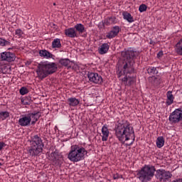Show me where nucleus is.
<instances>
[{"instance_id":"1","label":"nucleus","mask_w":182,"mask_h":182,"mask_svg":"<svg viewBox=\"0 0 182 182\" xmlns=\"http://www.w3.org/2000/svg\"><path fill=\"white\" fill-rule=\"evenodd\" d=\"M136 53L132 50H124L121 52V56L124 59L122 72L119 71L117 74L118 77L122 79L125 86H132L136 80V75H134V60L133 58Z\"/></svg>"},{"instance_id":"2","label":"nucleus","mask_w":182,"mask_h":182,"mask_svg":"<svg viewBox=\"0 0 182 182\" xmlns=\"http://www.w3.org/2000/svg\"><path fill=\"white\" fill-rule=\"evenodd\" d=\"M114 134L121 143L130 141L134 137V130L126 119H119L115 124Z\"/></svg>"},{"instance_id":"3","label":"nucleus","mask_w":182,"mask_h":182,"mask_svg":"<svg viewBox=\"0 0 182 182\" xmlns=\"http://www.w3.org/2000/svg\"><path fill=\"white\" fill-rule=\"evenodd\" d=\"M56 70H58V65H56V63L46 61L41 62L38 65L36 73L38 79L43 80L45 77H48L49 75L55 73Z\"/></svg>"},{"instance_id":"4","label":"nucleus","mask_w":182,"mask_h":182,"mask_svg":"<svg viewBox=\"0 0 182 182\" xmlns=\"http://www.w3.org/2000/svg\"><path fill=\"white\" fill-rule=\"evenodd\" d=\"M43 147H45V144H43L42 138L38 135H34L31 139L28 153L31 157H38L42 154Z\"/></svg>"},{"instance_id":"5","label":"nucleus","mask_w":182,"mask_h":182,"mask_svg":"<svg viewBox=\"0 0 182 182\" xmlns=\"http://www.w3.org/2000/svg\"><path fill=\"white\" fill-rule=\"evenodd\" d=\"M87 154V151L83 146L79 145L71 146L70 152L68 155V159L73 163L82 161L85 159V156Z\"/></svg>"},{"instance_id":"6","label":"nucleus","mask_w":182,"mask_h":182,"mask_svg":"<svg viewBox=\"0 0 182 182\" xmlns=\"http://www.w3.org/2000/svg\"><path fill=\"white\" fill-rule=\"evenodd\" d=\"M156 173V168L151 165H145L141 170L138 171L136 177L141 182L151 181Z\"/></svg>"},{"instance_id":"7","label":"nucleus","mask_w":182,"mask_h":182,"mask_svg":"<svg viewBox=\"0 0 182 182\" xmlns=\"http://www.w3.org/2000/svg\"><path fill=\"white\" fill-rule=\"evenodd\" d=\"M169 122L174 124L182 122V107L176 109L172 113H171L169 115Z\"/></svg>"},{"instance_id":"8","label":"nucleus","mask_w":182,"mask_h":182,"mask_svg":"<svg viewBox=\"0 0 182 182\" xmlns=\"http://www.w3.org/2000/svg\"><path fill=\"white\" fill-rule=\"evenodd\" d=\"M173 175L170 171H166V170L158 169L156 173V178L160 182H167L169 178H171Z\"/></svg>"},{"instance_id":"9","label":"nucleus","mask_w":182,"mask_h":182,"mask_svg":"<svg viewBox=\"0 0 182 182\" xmlns=\"http://www.w3.org/2000/svg\"><path fill=\"white\" fill-rule=\"evenodd\" d=\"M87 77L90 82L95 85H102L103 83V78L97 73H88Z\"/></svg>"},{"instance_id":"10","label":"nucleus","mask_w":182,"mask_h":182,"mask_svg":"<svg viewBox=\"0 0 182 182\" xmlns=\"http://www.w3.org/2000/svg\"><path fill=\"white\" fill-rule=\"evenodd\" d=\"M1 59L5 62H14L16 59V56L13 53L5 51L1 53Z\"/></svg>"},{"instance_id":"11","label":"nucleus","mask_w":182,"mask_h":182,"mask_svg":"<svg viewBox=\"0 0 182 182\" xmlns=\"http://www.w3.org/2000/svg\"><path fill=\"white\" fill-rule=\"evenodd\" d=\"M120 32V27L119 26H115L111 28V31L107 33L106 38L107 39H113V38H116L119 35Z\"/></svg>"},{"instance_id":"12","label":"nucleus","mask_w":182,"mask_h":182,"mask_svg":"<svg viewBox=\"0 0 182 182\" xmlns=\"http://www.w3.org/2000/svg\"><path fill=\"white\" fill-rule=\"evenodd\" d=\"M18 124L22 127H26V126H30L31 119L27 115H22L21 117L18 119Z\"/></svg>"},{"instance_id":"13","label":"nucleus","mask_w":182,"mask_h":182,"mask_svg":"<svg viewBox=\"0 0 182 182\" xmlns=\"http://www.w3.org/2000/svg\"><path fill=\"white\" fill-rule=\"evenodd\" d=\"M27 116H28V119H30V123L31 122V124H35L39 119V112L28 114Z\"/></svg>"},{"instance_id":"14","label":"nucleus","mask_w":182,"mask_h":182,"mask_svg":"<svg viewBox=\"0 0 182 182\" xmlns=\"http://www.w3.org/2000/svg\"><path fill=\"white\" fill-rule=\"evenodd\" d=\"M65 35L68 38H77V33L75 28H69L65 30Z\"/></svg>"},{"instance_id":"15","label":"nucleus","mask_w":182,"mask_h":182,"mask_svg":"<svg viewBox=\"0 0 182 182\" xmlns=\"http://www.w3.org/2000/svg\"><path fill=\"white\" fill-rule=\"evenodd\" d=\"M102 141H107L109 139V129L107 128V125H104L102 128Z\"/></svg>"},{"instance_id":"16","label":"nucleus","mask_w":182,"mask_h":182,"mask_svg":"<svg viewBox=\"0 0 182 182\" xmlns=\"http://www.w3.org/2000/svg\"><path fill=\"white\" fill-rule=\"evenodd\" d=\"M39 55L41 58H43L44 59H52L53 58V54L46 50H41Z\"/></svg>"},{"instance_id":"17","label":"nucleus","mask_w":182,"mask_h":182,"mask_svg":"<svg viewBox=\"0 0 182 182\" xmlns=\"http://www.w3.org/2000/svg\"><path fill=\"white\" fill-rule=\"evenodd\" d=\"M56 156H58V154H56V152L51 153V157H54L53 160L55 166H58V167H60V166L63 164V159H58L56 158Z\"/></svg>"},{"instance_id":"18","label":"nucleus","mask_w":182,"mask_h":182,"mask_svg":"<svg viewBox=\"0 0 182 182\" xmlns=\"http://www.w3.org/2000/svg\"><path fill=\"white\" fill-rule=\"evenodd\" d=\"M166 96H167L166 105L168 106L173 105V102H174V96L173 95V92L168 91Z\"/></svg>"},{"instance_id":"19","label":"nucleus","mask_w":182,"mask_h":182,"mask_svg":"<svg viewBox=\"0 0 182 182\" xmlns=\"http://www.w3.org/2000/svg\"><path fill=\"white\" fill-rule=\"evenodd\" d=\"M175 50L177 55H179V56H182V38L175 46Z\"/></svg>"},{"instance_id":"20","label":"nucleus","mask_w":182,"mask_h":182,"mask_svg":"<svg viewBox=\"0 0 182 182\" xmlns=\"http://www.w3.org/2000/svg\"><path fill=\"white\" fill-rule=\"evenodd\" d=\"M122 16L125 21H127V22H129L130 23L132 22H134V19L133 18V16H132V14L127 11H124L122 13Z\"/></svg>"},{"instance_id":"21","label":"nucleus","mask_w":182,"mask_h":182,"mask_svg":"<svg viewBox=\"0 0 182 182\" xmlns=\"http://www.w3.org/2000/svg\"><path fill=\"white\" fill-rule=\"evenodd\" d=\"M115 23H117V21L114 16L107 18L105 20V24L107 25V26H109V25H114Z\"/></svg>"},{"instance_id":"22","label":"nucleus","mask_w":182,"mask_h":182,"mask_svg":"<svg viewBox=\"0 0 182 182\" xmlns=\"http://www.w3.org/2000/svg\"><path fill=\"white\" fill-rule=\"evenodd\" d=\"M53 49H60L62 48V43L60 38H55L52 42Z\"/></svg>"},{"instance_id":"23","label":"nucleus","mask_w":182,"mask_h":182,"mask_svg":"<svg viewBox=\"0 0 182 182\" xmlns=\"http://www.w3.org/2000/svg\"><path fill=\"white\" fill-rule=\"evenodd\" d=\"M98 50L100 55H105V53H107V50H109V44L103 43Z\"/></svg>"},{"instance_id":"24","label":"nucleus","mask_w":182,"mask_h":182,"mask_svg":"<svg viewBox=\"0 0 182 182\" xmlns=\"http://www.w3.org/2000/svg\"><path fill=\"white\" fill-rule=\"evenodd\" d=\"M69 106H72L75 107V106H77L79 105V100L76 99V97H70L68 99Z\"/></svg>"},{"instance_id":"25","label":"nucleus","mask_w":182,"mask_h":182,"mask_svg":"<svg viewBox=\"0 0 182 182\" xmlns=\"http://www.w3.org/2000/svg\"><path fill=\"white\" fill-rule=\"evenodd\" d=\"M74 29L77 31V32H79V33H83V32H86V30L85 29V26L82 23H77L74 26Z\"/></svg>"},{"instance_id":"26","label":"nucleus","mask_w":182,"mask_h":182,"mask_svg":"<svg viewBox=\"0 0 182 182\" xmlns=\"http://www.w3.org/2000/svg\"><path fill=\"white\" fill-rule=\"evenodd\" d=\"M164 146V138L163 136H159L156 139V147L161 149Z\"/></svg>"},{"instance_id":"27","label":"nucleus","mask_w":182,"mask_h":182,"mask_svg":"<svg viewBox=\"0 0 182 182\" xmlns=\"http://www.w3.org/2000/svg\"><path fill=\"white\" fill-rule=\"evenodd\" d=\"M59 63L61 66L68 67L70 65V60L69 58H61L59 60Z\"/></svg>"},{"instance_id":"28","label":"nucleus","mask_w":182,"mask_h":182,"mask_svg":"<svg viewBox=\"0 0 182 182\" xmlns=\"http://www.w3.org/2000/svg\"><path fill=\"white\" fill-rule=\"evenodd\" d=\"M147 72L149 75H157V73H159L157 68L155 67H149L147 69Z\"/></svg>"},{"instance_id":"29","label":"nucleus","mask_w":182,"mask_h":182,"mask_svg":"<svg viewBox=\"0 0 182 182\" xmlns=\"http://www.w3.org/2000/svg\"><path fill=\"white\" fill-rule=\"evenodd\" d=\"M21 103L22 105H31V97H25L21 98Z\"/></svg>"},{"instance_id":"30","label":"nucleus","mask_w":182,"mask_h":182,"mask_svg":"<svg viewBox=\"0 0 182 182\" xmlns=\"http://www.w3.org/2000/svg\"><path fill=\"white\" fill-rule=\"evenodd\" d=\"M20 95H22L23 96L24 95H27V93H29V90L26 87H22L19 90Z\"/></svg>"},{"instance_id":"31","label":"nucleus","mask_w":182,"mask_h":182,"mask_svg":"<svg viewBox=\"0 0 182 182\" xmlns=\"http://www.w3.org/2000/svg\"><path fill=\"white\" fill-rule=\"evenodd\" d=\"M7 117H9V112H0V119H6Z\"/></svg>"},{"instance_id":"32","label":"nucleus","mask_w":182,"mask_h":182,"mask_svg":"<svg viewBox=\"0 0 182 182\" xmlns=\"http://www.w3.org/2000/svg\"><path fill=\"white\" fill-rule=\"evenodd\" d=\"M9 43H10L9 41L4 38H0V46H8Z\"/></svg>"},{"instance_id":"33","label":"nucleus","mask_w":182,"mask_h":182,"mask_svg":"<svg viewBox=\"0 0 182 182\" xmlns=\"http://www.w3.org/2000/svg\"><path fill=\"white\" fill-rule=\"evenodd\" d=\"M15 35L17 38H21V36H22V35H23V32L21 29H16L15 31Z\"/></svg>"},{"instance_id":"34","label":"nucleus","mask_w":182,"mask_h":182,"mask_svg":"<svg viewBox=\"0 0 182 182\" xmlns=\"http://www.w3.org/2000/svg\"><path fill=\"white\" fill-rule=\"evenodd\" d=\"M139 12H145V11H147V6L146 4H141L139 7Z\"/></svg>"},{"instance_id":"35","label":"nucleus","mask_w":182,"mask_h":182,"mask_svg":"<svg viewBox=\"0 0 182 182\" xmlns=\"http://www.w3.org/2000/svg\"><path fill=\"white\" fill-rule=\"evenodd\" d=\"M114 180H118V178H123V175L119 173H115L113 175Z\"/></svg>"},{"instance_id":"36","label":"nucleus","mask_w":182,"mask_h":182,"mask_svg":"<svg viewBox=\"0 0 182 182\" xmlns=\"http://www.w3.org/2000/svg\"><path fill=\"white\" fill-rule=\"evenodd\" d=\"M6 146V144H5V143L0 141V151L1 150H2V149H4V147H5Z\"/></svg>"},{"instance_id":"37","label":"nucleus","mask_w":182,"mask_h":182,"mask_svg":"<svg viewBox=\"0 0 182 182\" xmlns=\"http://www.w3.org/2000/svg\"><path fill=\"white\" fill-rule=\"evenodd\" d=\"M1 70L2 72H6L8 70V67L4 65L3 67H1Z\"/></svg>"},{"instance_id":"38","label":"nucleus","mask_w":182,"mask_h":182,"mask_svg":"<svg viewBox=\"0 0 182 182\" xmlns=\"http://www.w3.org/2000/svg\"><path fill=\"white\" fill-rule=\"evenodd\" d=\"M163 51H159V53L157 54V58H161L163 57Z\"/></svg>"},{"instance_id":"39","label":"nucleus","mask_w":182,"mask_h":182,"mask_svg":"<svg viewBox=\"0 0 182 182\" xmlns=\"http://www.w3.org/2000/svg\"><path fill=\"white\" fill-rule=\"evenodd\" d=\"M53 5H54V6L56 5V3H53Z\"/></svg>"},{"instance_id":"40","label":"nucleus","mask_w":182,"mask_h":182,"mask_svg":"<svg viewBox=\"0 0 182 182\" xmlns=\"http://www.w3.org/2000/svg\"><path fill=\"white\" fill-rule=\"evenodd\" d=\"M0 166H2V164L0 163Z\"/></svg>"}]
</instances>
